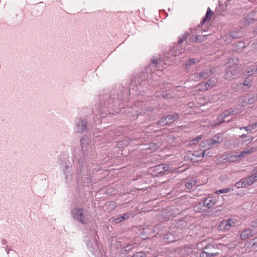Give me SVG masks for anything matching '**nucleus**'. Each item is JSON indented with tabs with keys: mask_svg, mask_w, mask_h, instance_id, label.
I'll return each mask as SVG.
<instances>
[{
	"mask_svg": "<svg viewBox=\"0 0 257 257\" xmlns=\"http://www.w3.org/2000/svg\"><path fill=\"white\" fill-rule=\"evenodd\" d=\"M81 142L82 154L78 160L81 169L76 171V179L78 183L85 184L91 182V178L86 177L87 175L85 174V171H98L100 169V166L92 163V160L94 159L95 157V153L89 139L87 137H84Z\"/></svg>",
	"mask_w": 257,
	"mask_h": 257,
	"instance_id": "f257e3e1",
	"label": "nucleus"
},
{
	"mask_svg": "<svg viewBox=\"0 0 257 257\" xmlns=\"http://www.w3.org/2000/svg\"><path fill=\"white\" fill-rule=\"evenodd\" d=\"M71 214L74 219L82 224H87L90 222L91 215L90 213L82 208H74L71 211Z\"/></svg>",
	"mask_w": 257,
	"mask_h": 257,
	"instance_id": "f03ea898",
	"label": "nucleus"
},
{
	"mask_svg": "<svg viewBox=\"0 0 257 257\" xmlns=\"http://www.w3.org/2000/svg\"><path fill=\"white\" fill-rule=\"evenodd\" d=\"M222 138L221 134L214 135L212 138L206 139L202 141L200 146L203 148H211L216 146L222 142Z\"/></svg>",
	"mask_w": 257,
	"mask_h": 257,
	"instance_id": "7ed1b4c3",
	"label": "nucleus"
},
{
	"mask_svg": "<svg viewBox=\"0 0 257 257\" xmlns=\"http://www.w3.org/2000/svg\"><path fill=\"white\" fill-rule=\"evenodd\" d=\"M257 175L253 174L252 176L243 178L237 182L235 186L237 188H245L252 184L256 180Z\"/></svg>",
	"mask_w": 257,
	"mask_h": 257,
	"instance_id": "20e7f679",
	"label": "nucleus"
},
{
	"mask_svg": "<svg viewBox=\"0 0 257 257\" xmlns=\"http://www.w3.org/2000/svg\"><path fill=\"white\" fill-rule=\"evenodd\" d=\"M237 220L234 218L225 219L222 221L218 225V229L221 231H229L231 228L235 226Z\"/></svg>",
	"mask_w": 257,
	"mask_h": 257,
	"instance_id": "39448f33",
	"label": "nucleus"
},
{
	"mask_svg": "<svg viewBox=\"0 0 257 257\" xmlns=\"http://www.w3.org/2000/svg\"><path fill=\"white\" fill-rule=\"evenodd\" d=\"M187 37V35H186L183 39H180L179 40L178 44L170 49L169 52L170 56H173L174 58H176L179 55H182L183 57L184 56L183 53L185 49L182 47L181 43L183 42L184 40Z\"/></svg>",
	"mask_w": 257,
	"mask_h": 257,
	"instance_id": "423d86ee",
	"label": "nucleus"
},
{
	"mask_svg": "<svg viewBox=\"0 0 257 257\" xmlns=\"http://www.w3.org/2000/svg\"><path fill=\"white\" fill-rule=\"evenodd\" d=\"M257 71V68H253V69H251L250 70H246L245 71V75H247L248 77L246 78L244 81L243 86H242V88L245 90V89L243 88V86H247V87H249L252 85V77L251 76V75L253 74H255Z\"/></svg>",
	"mask_w": 257,
	"mask_h": 257,
	"instance_id": "0eeeda50",
	"label": "nucleus"
},
{
	"mask_svg": "<svg viewBox=\"0 0 257 257\" xmlns=\"http://www.w3.org/2000/svg\"><path fill=\"white\" fill-rule=\"evenodd\" d=\"M87 130V121L85 119L78 118L76 122L75 131L77 133L82 134Z\"/></svg>",
	"mask_w": 257,
	"mask_h": 257,
	"instance_id": "6e6552de",
	"label": "nucleus"
},
{
	"mask_svg": "<svg viewBox=\"0 0 257 257\" xmlns=\"http://www.w3.org/2000/svg\"><path fill=\"white\" fill-rule=\"evenodd\" d=\"M213 246L212 245H206L203 251L200 254V257H216L218 255V252H214L211 251L212 248H213Z\"/></svg>",
	"mask_w": 257,
	"mask_h": 257,
	"instance_id": "1a4fd4ad",
	"label": "nucleus"
},
{
	"mask_svg": "<svg viewBox=\"0 0 257 257\" xmlns=\"http://www.w3.org/2000/svg\"><path fill=\"white\" fill-rule=\"evenodd\" d=\"M216 199L213 196H209L204 199L203 201V206L207 208L212 207L216 204Z\"/></svg>",
	"mask_w": 257,
	"mask_h": 257,
	"instance_id": "9d476101",
	"label": "nucleus"
},
{
	"mask_svg": "<svg viewBox=\"0 0 257 257\" xmlns=\"http://www.w3.org/2000/svg\"><path fill=\"white\" fill-rule=\"evenodd\" d=\"M138 109L136 110V111L140 114H142L143 113H146V112L148 111H151L153 109L152 108L147 106H145V105L144 103L140 104V105L138 104L137 105Z\"/></svg>",
	"mask_w": 257,
	"mask_h": 257,
	"instance_id": "9b49d317",
	"label": "nucleus"
},
{
	"mask_svg": "<svg viewBox=\"0 0 257 257\" xmlns=\"http://www.w3.org/2000/svg\"><path fill=\"white\" fill-rule=\"evenodd\" d=\"M236 73L237 71L234 66H229L226 70V75L225 76L226 78H229L234 76Z\"/></svg>",
	"mask_w": 257,
	"mask_h": 257,
	"instance_id": "f8f14e48",
	"label": "nucleus"
},
{
	"mask_svg": "<svg viewBox=\"0 0 257 257\" xmlns=\"http://www.w3.org/2000/svg\"><path fill=\"white\" fill-rule=\"evenodd\" d=\"M239 112L238 109L236 108H230L228 110L225 111L222 113V114L224 116V117L226 118V117L233 115L234 114H237Z\"/></svg>",
	"mask_w": 257,
	"mask_h": 257,
	"instance_id": "ddd939ff",
	"label": "nucleus"
},
{
	"mask_svg": "<svg viewBox=\"0 0 257 257\" xmlns=\"http://www.w3.org/2000/svg\"><path fill=\"white\" fill-rule=\"evenodd\" d=\"M213 72L210 69H206L203 70L202 72L199 73V77H200V79H205L210 76L212 74Z\"/></svg>",
	"mask_w": 257,
	"mask_h": 257,
	"instance_id": "4468645a",
	"label": "nucleus"
},
{
	"mask_svg": "<svg viewBox=\"0 0 257 257\" xmlns=\"http://www.w3.org/2000/svg\"><path fill=\"white\" fill-rule=\"evenodd\" d=\"M217 83V79L216 78H211L205 83V87L206 89H209L215 86Z\"/></svg>",
	"mask_w": 257,
	"mask_h": 257,
	"instance_id": "2eb2a0df",
	"label": "nucleus"
},
{
	"mask_svg": "<svg viewBox=\"0 0 257 257\" xmlns=\"http://www.w3.org/2000/svg\"><path fill=\"white\" fill-rule=\"evenodd\" d=\"M252 236V232L251 229H248L242 231L240 235L241 239H245Z\"/></svg>",
	"mask_w": 257,
	"mask_h": 257,
	"instance_id": "dca6fc26",
	"label": "nucleus"
},
{
	"mask_svg": "<svg viewBox=\"0 0 257 257\" xmlns=\"http://www.w3.org/2000/svg\"><path fill=\"white\" fill-rule=\"evenodd\" d=\"M165 117L166 118V121L167 122L168 124L172 123L175 120L177 119L179 117V115L177 113L174 114H170L165 116Z\"/></svg>",
	"mask_w": 257,
	"mask_h": 257,
	"instance_id": "f3484780",
	"label": "nucleus"
},
{
	"mask_svg": "<svg viewBox=\"0 0 257 257\" xmlns=\"http://www.w3.org/2000/svg\"><path fill=\"white\" fill-rule=\"evenodd\" d=\"M161 64L160 63V62H157L155 60H153L152 61V64H151V67H157L158 68V71L157 72H156V74L155 72H153L152 73V76H153V77H154L155 75H160V73H161L162 70L160 69H159V66Z\"/></svg>",
	"mask_w": 257,
	"mask_h": 257,
	"instance_id": "a211bd4d",
	"label": "nucleus"
},
{
	"mask_svg": "<svg viewBox=\"0 0 257 257\" xmlns=\"http://www.w3.org/2000/svg\"><path fill=\"white\" fill-rule=\"evenodd\" d=\"M199 61L198 59L191 58L187 61L185 64V69H187L192 65L198 62Z\"/></svg>",
	"mask_w": 257,
	"mask_h": 257,
	"instance_id": "6ab92c4d",
	"label": "nucleus"
},
{
	"mask_svg": "<svg viewBox=\"0 0 257 257\" xmlns=\"http://www.w3.org/2000/svg\"><path fill=\"white\" fill-rule=\"evenodd\" d=\"M212 15V11L209 8H208L205 16L201 22V25L204 24L207 20H210Z\"/></svg>",
	"mask_w": 257,
	"mask_h": 257,
	"instance_id": "aec40b11",
	"label": "nucleus"
},
{
	"mask_svg": "<svg viewBox=\"0 0 257 257\" xmlns=\"http://www.w3.org/2000/svg\"><path fill=\"white\" fill-rule=\"evenodd\" d=\"M254 151L253 148H247L245 149L244 151L241 152L239 153L240 157V158H242L245 156H246L247 155L250 154L252 153H253Z\"/></svg>",
	"mask_w": 257,
	"mask_h": 257,
	"instance_id": "412c9836",
	"label": "nucleus"
},
{
	"mask_svg": "<svg viewBox=\"0 0 257 257\" xmlns=\"http://www.w3.org/2000/svg\"><path fill=\"white\" fill-rule=\"evenodd\" d=\"M240 159L239 153L237 152L232 153L229 157L230 161H235Z\"/></svg>",
	"mask_w": 257,
	"mask_h": 257,
	"instance_id": "4be33fe9",
	"label": "nucleus"
},
{
	"mask_svg": "<svg viewBox=\"0 0 257 257\" xmlns=\"http://www.w3.org/2000/svg\"><path fill=\"white\" fill-rule=\"evenodd\" d=\"M159 147V145H157L154 143H150L148 145H146L145 149H149L152 151L156 150Z\"/></svg>",
	"mask_w": 257,
	"mask_h": 257,
	"instance_id": "5701e85b",
	"label": "nucleus"
},
{
	"mask_svg": "<svg viewBox=\"0 0 257 257\" xmlns=\"http://www.w3.org/2000/svg\"><path fill=\"white\" fill-rule=\"evenodd\" d=\"M128 215L127 213L123 214V215L117 217L114 219V222L115 223H118L121 222L122 221L125 220L126 218H128Z\"/></svg>",
	"mask_w": 257,
	"mask_h": 257,
	"instance_id": "b1692460",
	"label": "nucleus"
},
{
	"mask_svg": "<svg viewBox=\"0 0 257 257\" xmlns=\"http://www.w3.org/2000/svg\"><path fill=\"white\" fill-rule=\"evenodd\" d=\"M199 76L200 75L199 73H195L194 74H191L190 76L189 79L192 81H198L201 80Z\"/></svg>",
	"mask_w": 257,
	"mask_h": 257,
	"instance_id": "393cba45",
	"label": "nucleus"
},
{
	"mask_svg": "<svg viewBox=\"0 0 257 257\" xmlns=\"http://www.w3.org/2000/svg\"><path fill=\"white\" fill-rule=\"evenodd\" d=\"M148 77V74L146 73L143 72L141 74V77L140 79H137L135 80V83L136 84H140L141 82Z\"/></svg>",
	"mask_w": 257,
	"mask_h": 257,
	"instance_id": "a878e982",
	"label": "nucleus"
},
{
	"mask_svg": "<svg viewBox=\"0 0 257 257\" xmlns=\"http://www.w3.org/2000/svg\"><path fill=\"white\" fill-rule=\"evenodd\" d=\"M233 190V188H226L218 190L216 191L215 193L216 194H218L219 193H227L228 192Z\"/></svg>",
	"mask_w": 257,
	"mask_h": 257,
	"instance_id": "bb28decb",
	"label": "nucleus"
},
{
	"mask_svg": "<svg viewBox=\"0 0 257 257\" xmlns=\"http://www.w3.org/2000/svg\"><path fill=\"white\" fill-rule=\"evenodd\" d=\"M239 138H245V140L243 141V143H250L252 140V138L251 137L247 136L246 134H244L239 136Z\"/></svg>",
	"mask_w": 257,
	"mask_h": 257,
	"instance_id": "cd10ccee",
	"label": "nucleus"
},
{
	"mask_svg": "<svg viewBox=\"0 0 257 257\" xmlns=\"http://www.w3.org/2000/svg\"><path fill=\"white\" fill-rule=\"evenodd\" d=\"M195 91L197 92H200L201 91H204L207 90L206 89L205 84H200L195 87Z\"/></svg>",
	"mask_w": 257,
	"mask_h": 257,
	"instance_id": "c85d7f7f",
	"label": "nucleus"
},
{
	"mask_svg": "<svg viewBox=\"0 0 257 257\" xmlns=\"http://www.w3.org/2000/svg\"><path fill=\"white\" fill-rule=\"evenodd\" d=\"M227 37H229L230 38H231V37L233 38H236L237 37V34L235 32H231L229 33L228 34L224 36L223 39L224 41H226Z\"/></svg>",
	"mask_w": 257,
	"mask_h": 257,
	"instance_id": "c756f323",
	"label": "nucleus"
},
{
	"mask_svg": "<svg viewBox=\"0 0 257 257\" xmlns=\"http://www.w3.org/2000/svg\"><path fill=\"white\" fill-rule=\"evenodd\" d=\"M166 120H167L165 116H163L158 121V124L161 126H165L167 124V122L166 121Z\"/></svg>",
	"mask_w": 257,
	"mask_h": 257,
	"instance_id": "7c9ffc66",
	"label": "nucleus"
},
{
	"mask_svg": "<svg viewBox=\"0 0 257 257\" xmlns=\"http://www.w3.org/2000/svg\"><path fill=\"white\" fill-rule=\"evenodd\" d=\"M201 138L200 136H197V137L195 138V139L192 140L190 142L189 145H193L196 144L197 143H198L199 142V141L201 140Z\"/></svg>",
	"mask_w": 257,
	"mask_h": 257,
	"instance_id": "2f4dec72",
	"label": "nucleus"
},
{
	"mask_svg": "<svg viewBox=\"0 0 257 257\" xmlns=\"http://www.w3.org/2000/svg\"><path fill=\"white\" fill-rule=\"evenodd\" d=\"M156 168H158L159 169H163L164 172H165L169 170V167L168 165H164L163 164H161L156 166Z\"/></svg>",
	"mask_w": 257,
	"mask_h": 257,
	"instance_id": "473e14b6",
	"label": "nucleus"
},
{
	"mask_svg": "<svg viewBox=\"0 0 257 257\" xmlns=\"http://www.w3.org/2000/svg\"><path fill=\"white\" fill-rule=\"evenodd\" d=\"M146 254L144 252L139 251L135 254L132 257H146Z\"/></svg>",
	"mask_w": 257,
	"mask_h": 257,
	"instance_id": "72a5a7b5",
	"label": "nucleus"
},
{
	"mask_svg": "<svg viewBox=\"0 0 257 257\" xmlns=\"http://www.w3.org/2000/svg\"><path fill=\"white\" fill-rule=\"evenodd\" d=\"M217 120L218 121V123H217L218 124L225 121V118L224 117L222 113L220 114L217 116Z\"/></svg>",
	"mask_w": 257,
	"mask_h": 257,
	"instance_id": "f704fd0d",
	"label": "nucleus"
},
{
	"mask_svg": "<svg viewBox=\"0 0 257 257\" xmlns=\"http://www.w3.org/2000/svg\"><path fill=\"white\" fill-rule=\"evenodd\" d=\"M205 153V151H203L201 152H194V153L193 154V155L196 157H203L204 155V154Z\"/></svg>",
	"mask_w": 257,
	"mask_h": 257,
	"instance_id": "c9c22d12",
	"label": "nucleus"
},
{
	"mask_svg": "<svg viewBox=\"0 0 257 257\" xmlns=\"http://www.w3.org/2000/svg\"><path fill=\"white\" fill-rule=\"evenodd\" d=\"M194 185L195 183H193L192 182H188L185 183V187L186 188L190 189L193 187V185Z\"/></svg>",
	"mask_w": 257,
	"mask_h": 257,
	"instance_id": "e433bc0d",
	"label": "nucleus"
},
{
	"mask_svg": "<svg viewBox=\"0 0 257 257\" xmlns=\"http://www.w3.org/2000/svg\"><path fill=\"white\" fill-rule=\"evenodd\" d=\"M245 129L246 130V131L247 132V134L249 133V132H250L253 129V126H247L246 127H240V129L241 130V129Z\"/></svg>",
	"mask_w": 257,
	"mask_h": 257,
	"instance_id": "4c0bfd02",
	"label": "nucleus"
},
{
	"mask_svg": "<svg viewBox=\"0 0 257 257\" xmlns=\"http://www.w3.org/2000/svg\"><path fill=\"white\" fill-rule=\"evenodd\" d=\"M162 95L164 98L168 99L171 97L170 94L167 92H163Z\"/></svg>",
	"mask_w": 257,
	"mask_h": 257,
	"instance_id": "58836bf2",
	"label": "nucleus"
},
{
	"mask_svg": "<svg viewBox=\"0 0 257 257\" xmlns=\"http://www.w3.org/2000/svg\"><path fill=\"white\" fill-rule=\"evenodd\" d=\"M87 247L88 249L90 251H92L93 250V242H90V241L87 242Z\"/></svg>",
	"mask_w": 257,
	"mask_h": 257,
	"instance_id": "ea45409f",
	"label": "nucleus"
},
{
	"mask_svg": "<svg viewBox=\"0 0 257 257\" xmlns=\"http://www.w3.org/2000/svg\"><path fill=\"white\" fill-rule=\"evenodd\" d=\"M243 103H241V102H240V100L238 101V103L240 105H244L245 104H248L252 102L251 101V100H248V101L246 100H243Z\"/></svg>",
	"mask_w": 257,
	"mask_h": 257,
	"instance_id": "a19ab883",
	"label": "nucleus"
},
{
	"mask_svg": "<svg viewBox=\"0 0 257 257\" xmlns=\"http://www.w3.org/2000/svg\"><path fill=\"white\" fill-rule=\"evenodd\" d=\"M237 46H238L239 47L244 48L245 47L244 42H238Z\"/></svg>",
	"mask_w": 257,
	"mask_h": 257,
	"instance_id": "79ce46f5",
	"label": "nucleus"
},
{
	"mask_svg": "<svg viewBox=\"0 0 257 257\" xmlns=\"http://www.w3.org/2000/svg\"><path fill=\"white\" fill-rule=\"evenodd\" d=\"M197 41H198V37H196L195 38H191V41L192 43L196 42Z\"/></svg>",
	"mask_w": 257,
	"mask_h": 257,
	"instance_id": "37998d69",
	"label": "nucleus"
},
{
	"mask_svg": "<svg viewBox=\"0 0 257 257\" xmlns=\"http://www.w3.org/2000/svg\"><path fill=\"white\" fill-rule=\"evenodd\" d=\"M232 61H233V64H235V65H237V63H238V59H234V58H232L231 59Z\"/></svg>",
	"mask_w": 257,
	"mask_h": 257,
	"instance_id": "c03bdc74",
	"label": "nucleus"
},
{
	"mask_svg": "<svg viewBox=\"0 0 257 257\" xmlns=\"http://www.w3.org/2000/svg\"><path fill=\"white\" fill-rule=\"evenodd\" d=\"M111 101H114V103H116V102H115V98H114V96H113V97H112V98H111Z\"/></svg>",
	"mask_w": 257,
	"mask_h": 257,
	"instance_id": "a18cd8bd",
	"label": "nucleus"
},
{
	"mask_svg": "<svg viewBox=\"0 0 257 257\" xmlns=\"http://www.w3.org/2000/svg\"><path fill=\"white\" fill-rule=\"evenodd\" d=\"M156 169H157L158 170L160 171V173H162V172H164V171H163V169H159L158 168H156Z\"/></svg>",
	"mask_w": 257,
	"mask_h": 257,
	"instance_id": "49530a36",
	"label": "nucleus"
},
{
	"mask_svg": "<svg viewBox=\"0 0 257 257\" xmlns=\"http://www.w3.org/2000/svg\"><path fill=\"white\" fill-rule=\"evenodd\" d=\"M6 240H4V239L2 240L3 243L4 244H6Z\"/></svg>",
	"mask_w": 257,
	"mask_h": 257,
	"instance_id": "de8ad7c7",
	"label": "nucleus"
},
{
	"mask_svg": "<svg viewBox=\"0 0 257 257\" xmlns=\"http://www.w3.org/2000/svg\"><path fill=\"white\" fill-rule=\"evenodd\" d=\"M95 240H96L95 238L94 239H92V241H93V242H94V241H95Z\"/></svg>",
	"mask_w": 257,
	"mask_h": 257,
	"instance_id": "09e8293b",
	"label": "nucleus"
},
{
	"mask_svg": "<svg viewBox=\"0 0 257 257\" xmlns=\"http://www.w3.org/2000/svg\"><path fill=\"white\" fill-rule=\"evenodd\" d=\"M66 175H67L66 174ZM66 180L68 181V177L67 176H66Z\"/></svg>",
	"mask_w": 257,
	"mask_h": 257,
	"instance_id": "8fccbe9b",
	"label": "nucleus"
},
{
	"mask_svg": "<svg viewBox=\"0 0 257 257\" xmlns=\"http://www.w3.org/2000/svg\"><path fill=\"white\" fill-rule=\"evenodd\" d=\"M65 167H66V169H67H67H68V166H67V165H66Z\"/></svg>",
	"mask_w": 257,
	"mask_h": 257,
	"instance_id": "3c124183",
	"label": "nucleus"
},
{
	"mask_svg": "<svg viewBox=\"0 0 257 257\" xmlns=\"http://www.w3.org/2000/svg\"><path fill=\"white\" fill-rule=\"evenodd\" d=\"M157 96H159V97H160V95L159 94H158L157 95Z\"/></svg>",
	"mask_w": 257,
	"mask_h": 257,
	"instance_id": "603ef678",
	"label": "nucleus"
},
{
	"mask_svg": "<svg viewBox=\"0 0 257 257\" xmlns=\"http://www.w3.org/2000/svg\"><path fill=\"white\" fill-rule=\"evenodd\" d=\"M7 253L9 254V251L7 250Z\"/></svg>",
	"mask_w": 257,
	"mask_h": 257,
	"instance_id": "864d4df0",
	"label": "nucleus"
},
{
	"mask_svg": "<svg viewBox=\"0 0 257 257\" xmlns=\"http://www.w3.org/2000/svg\"><path fill=\"white\" fill-rule=\"evenodd\" d=\"M138 103L135 104V106H137L138 105Z\"/></svg>",
	"mask_w": 257,
	"mask_h": 257,
	"instance_id": "5fc2aeb1",
	"label": "nucleus"
}]
</instances>
